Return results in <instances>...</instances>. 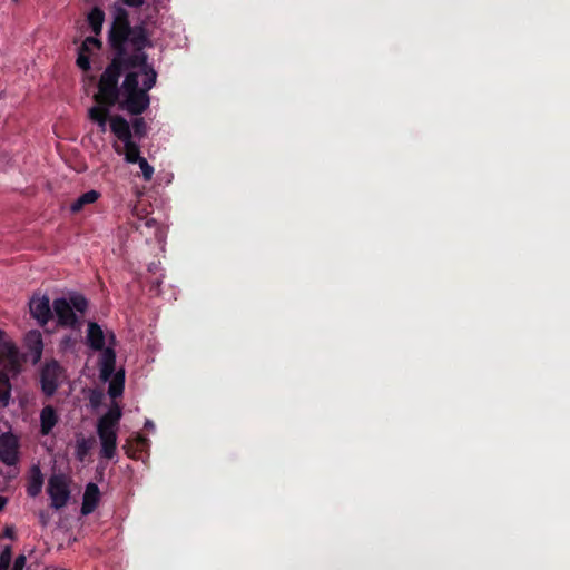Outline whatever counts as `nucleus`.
<instances>
[{"mask_svg":"<svg viewBox=\"0 0 570 570\" xmlns=\"http://www.w3.org/2000/svg\"><path fill=\"white\" fill-rule=\"evenodd\" d=\"M31 316L45 326L52 318V308L47 295L35 294L29 302Z\"/></svg>","mask_w":570,"mask_h":570,"instance_id":"8","label":"nucleus"},{"mask_svg":"<svg viewBox=\"0 0 570 570\" xmlns=\"http://www.w3.org/2000/svg\"><path fill=\"white\" fill-rule=\"evenodd\" d=\"M153 425H154V424H153V422H151V421H147V422H146V424H145V426H146V428H150V426H153Z\"/></svg>","mask_w":570,"mask_h":570,"instance_id":"42","label":"nucleus"},{"mask_svg":"<svg viewBox=\"0 0 570 570\" xmlns=\"http://www.w3.org/2000/svg\"><path fill=\"white\" fill-rule=\"evenodd\" d=\"M42 487H43V474H42L39 465H32L29 471V475H28V480H27V487H26L27 494L30 498H36L41 493Z\"/></svg>","mask_w":570,"mask_h":570,"instance_id":"14","label":"nucleus"},{"mask_svg":"<svg viewBox=\"0 0 570 570\" xmlns=\"http://www.w3.org/2000/svg\"><path fill=\"white\" fill-rule=\"evenodd\" d=\"M102 393L94 391L90 395V403L94 407L98 406L101 403L102 400Z\"/></svg>","mask_w":570,"mask_h":570,"instance_id":"36","label":"nucleus"},{"mask_svg":"<svg viewBox=\"0 0 570 570\" xmlns=\"http://www.w3.org/2000/svg\"><path fill=\"white\" fill-rule=\"evenodd\" d=\"M109 108L105 105H99L89 109V118L99 126L101 132H106Z\"/></svg>","mask_w":570,"mask_h":570,"instance_id":"18","label":"nucleus"},{"mask_svg":"<svg viewBox=\"0 0 570 570\" xmlns=\"http://www.w3.org/2000/svg\"><path fill=\"white\" fill-rule=\"evenodd\" d=\"M87 19H88V23L91 28V31L95 35H100V32L102 30V24L105 21V12L100 8L95 7L88 13Z\"/></svg>","mask_w":570,"mask_h":570,"instance_id":"22","label":"nucleus"},{"mask_svg":"<svg viewBox=\"0 0 570 570\" xmlns=\"http://www.w3.org/2000/svg\"><path fill=\"white\" fill-rule=\"evenodd\" d=\"M122 416V410L118 404H114L107 413L99 417L97 429L118 431L119 422Z\"/></svg>","mask_w":570,"mask_h":570,"instance_id":"13","label":"nucleus"},{"mask_svg":"<svg viewBox=\"0 0 570 570\" xmlns=\"http://www.w3.org/2000/svg\"><path fill=\"white\" fill-rule=\"evenodd\" d=\"M97 434L100 441V455L104 459L111 460L117 451V431L97 429Z\"/></svg>","mask_w":570,"mask_h":570,"instance_id":"9","label":"nucleus"},{"mask_svg":"<svg viewBox=\"0 0 570 570\" xmlns=\"http://www.w3.org/2000/svg\"><path fill=\"white\" fill-rule=\"evenodd\" d=\"M47 493L50 498V505L55 510H60L67 505L70 500L69 482L63 474H52L48 480Z\"/></svg>","mask_w":570,"mask_h":570,"instance_id":"2","label":"nucleus"},{"mask_svg":"<svg viewBox=\"0 0 570 570\" xmlns=\"http://www.w3.org/2000/svg\"><path fill=\"white\" fill-rule=\"evenodd\" d=\"M9 468L10 469L7 472H1V475H3L8 480H12L17 478V475L19 474V469L17 468V465Z\"/></svg>","mask_w":570,"mask_h":570,"instance_id":"37","label":"nucleus"},{"mask_svg":"<svg viewBox=\"0 0 570 570\" xmlns=\"http://www.w3.org/2000/svg\"><path fill=\"white\" fill-rule=\"evenodd\" d=\"M120 89L122 94L141 90L139 87V73L136 71L127 72Z\"/></svg>","mask_w":570,"mask_h":570,"instance_id":"24","label":"nucleus"},{"mask_svg":"<svg viewBox=\"0 0 570 570\" xmlns=\"http://www.w3.org/2000/svg\"><path fill=\"white\" fill-rule=\"evenodd\" d=\"M52 309L60 326L73 330L80 327V321L67 298H56L52 303Z\"/></svg>","mask_w":570,"mask_h":570,"instance_id":"7","label":"nucleus"},{"mask_svg":"<svg viewBox=\"0 0 570 570\" xmlns=\"http://www.w3.org/2000/svg\"><path fill=\"white\" fill-rule=\"evenodd\" d=\"M99 357L100 379L105 382L109 381L116 368V352L112 347L102 348Z\"/></svg>","mask_w":570,"mask_h":570,"instance_id":"10","label":"nucleus"},{"mask_svg":"<svg viewBox=\"0 0 570 570\" xmlns=\"http://www.w3.org/2000/svg\"><path fill=\"white\" fill-rule=\"evenodd\" d=\"M131 439L134 440L132 443L135 444L139 453L144 452L147 449L149 440L146 436L137 433Z\"/></svg>","mask_w":570,"mask_h":570,"instance_id":"33","label":"nucleus"},{"mask_svg":"<svg viewBox=\"0 0 570 570\" xmlns=\"http://www.w3.org/2000/svg\"><path fill=\"white\" fill-rule=\"evenodd\" d=\"M50 515L47 511L39 512V522L42 527H46L49 523Z\"/></svg>","mask_w":570,"mask_h":570,"instance_id":"38","label":"nucleus"},{"mask_svg":"<svg viewBox=\"0 0 570 570\" xmlns=\"http://www.w3.org/2000/svg\"><path fill=\"white\" fill-rule=\"evenodd\" d=\"M110 129L114 135L122 142L132 138L129 122L121 116H114L110 119Z\"/></svg>","mask_w":570,"mask_h":570,"instance_id":"16","label":"nucleus"},{"mask_svg":"<svg viewBox=\"0 0 570 570\" xmlns=\"http://www.w3.org/2000/svg\"><path fill=\"white\" fill-rule=\"evenodd\" d=\"M126 6L131 8H139L141 7L146 0H121Z\"/></svg>","mask_w":570,"mask_h":570,"instance_id":"39","label":"nucleus"},{"mask_svg":"<svg viewBox=\"0 0 570 570\" xmlns=\"http://www.w3.org/2000/svg\"><path fill=\"white\" fill-rule=\"evenodd\" d=\"M8 503V499L6 497H0V512L6 508Z\"/></svg>","mask_w":570,"mask_h":570,"instance_id":"40","label":"nucleus"},{"mask_svg":"<svg viewBox=\"0 0 570 570\" xmlns=\"http://www.w3.org/2000/svg\"><path fill=\"white\" fill-rule=\"evenodd\" d=\"M94 47L97 48V49H100L101 48V41L98 40L95 37H87L79 48L82 49V51L90 52L91 48H94Z\"/></svg>","mask_w":570,"mask_h":570,"instance_id":"32","label":"nucleus"},{"mask_svg":"<svg viewBox=\"0 0 570 570\" xmlns=\"http://www.w3.org/2000/svg\"><path fill=\"white\" fill-rule=\"evenodd\" d=\"M100 491L96 483H88L85 489L82 504H81V513L83 515H88L95 511L99 503Z\"/></svg>","mask_w":570,"mask_h":570,"instance_id":"12","label":"nucleus"},{"mask_svg":"<svg viewBox=\"0 0 570 570\" xmlns=\"http://www.w3.org/2000/svg\"><path fill=\"white\" fill-rule=\"evenodd\" d=\"M92 442L89 439L80 438L77 440L76 443V458L83 462L86 458L88 456L90 449H91Z\"/></svg>","mask_w":570,"mask_h":570,"instance_id":"26","label":"nucleus"},{"mask_svg":"<svg viewBox=\"0 0 570 570\" xmlns=\"http://www.w3.org/2000/svg\"><path fill=\"white\" fill-rule=\"evenodd\" d=\"M100 197V193L97 190H89L80 195L71 205L70 212L77 214L81 212L85 206L94 204Z\"/></svg>","mask_w":570,"mask_h":570,"instance_id":"19","label":"nucleus"},{"mask_svg":"<svg viewBox=\"0 0 570 570\" xmlns=\"http://www.w3.org/2000/svg\"><path fill=\"white\" fill-rule=\"evenodd\" d=\"M0 367L8 374H18L21 370L19 350L8 336L0 344Z\"/></svg>","mask_w":570,"mask_h":570,"instance_id":"4","label":"nucleus"},{"mask_svg":"<svg viewBox=\"0 0 570 570\" xmlns=\"http://www.w3.org/2000/svg\"><path fill=\"white\" fill-rule=\"evenodd\" d=\"M24 347L32 357V362H39L43 351L41 333L39 331H29L24 337Z\"/></svg>","mask_w":570,"mask_h":570,"instance_id":"11","label":"nucleus"},{"mask_svg":"<svg viewBox=\"0 0 570 570\" xmlns=\"http://www.w3.org/2000/svg\"><path fill=\"white\" fill-rule=\"evenodd\" d=\"M58 423V415L51 405L45 406L40 412V432L42 435L51 433Z\"/></svg>","mask_w":570,"mask_h":570,"instance_id":"17","label":"nucleus"},{"mask_svg":"<svg viewBox=\"0 0 570 570\" xmlns=\"http://www.w3.org/2000/svg\"><path fill=\"white\" fill-rule=\"evenodd\" d=\"M132 129L135 136H137L139 139L144 138L147 135V124L144 118H135L132 120Z\"/></svg>","mask_w":570,"mask_h":570,"instance_id":"28","label":"nucleus"},{"mask_svg":"<svg viewBox=\"0 0 570 570\" xmlns=\"http://www.w3.org/2000/svg\"><path fill=\"white\" fill-rule=\"evenodd\" d=\"M124 98L117 102L121 110L139 116L149 107L150 98L145 90L124 92Z\"/></svg>","mask_w":570,"mask_h":570,"instance_id":"5","label":"nucleus"},{"mask_svg":"<svg viewBox=\"0 0 570 570\" xmlns=\"http://www.w3.org/2000/svg\"><path fill=\"white\" fill-rule=\"evenodd\" d=\"M26 562H27L26 556L19 554L13 562L12 570H23V568L26 567Z\"/></svg>","mask_w":570,"mask_h":570,"instance_id":"35","label":"nucleus"},{"mask_svg":"<svg viewBox=\"0 0 570 570\" xmlns=\"http://www.w3.org/2000/svg\"><path fill=\"white\" fill-rule=\"evenodd\" d=\"M151 222H153V220H147V222H146V225H147V226H150V223H151Z\"/></svg>","mask_w":570,"mask_h":570,"instance_id":"43","label":"nucleus"},{"mask_svg":"<svg viewBox=\"0 0 570 570\" xmlns=\"http://www.w3.org/2000/svg\"><path fill=\"white\" fill-rule=\"evenodd\" d=\"M136 164L139 165L142 171L144 179L147 181L150 180L154 175V167L150 166L144 157H141Z\"/></svg>","mask_w":570,"mask_h":570,"instance_id":"31","label":"nucleus"},{"mask_svg":"<svg viewBox=\"0 0 570 570\" xmlns=\"http://www.w3.org/2000/svg\"><path fill=\"white\" fill-rule=\"evenodd\" d=\"M19 440L11 432L0 434V461L8 466H14L20 460Z\"/></svg>","mask_w":570,"mask_h":570,"instance_id":"6","label":"nucleus"},{"mask_svg":"<svg viewBox=\"0 0 570 570\" xmlns=\"http://www.w3.org/2000/svg\"><path fill=\"white\" fill-rule=\"evenodd\" d=\"M136 68H140L145 75L141 90H145V92L148 94V91L156 85L157 73L154 68L147 63V60L144 65H139Z\"/></svg>","mask_w":570,"mask_h":570,"instance_id":"23","label":"nucleus"},{"mask_svg":"<svg viewBox=\"0 0 570 570\" xmlns=\"http://www.w3.org/2000/svg\"><path fill=\"white\" fill-rule=\"evenodd\" d=\"M125 160L129 164H136L140 158L139 146L132 141V138L125 141Z\"/></svg>","mask_w":570,"mask_h":570,"instance_id":"25","label":"nucleus"},{"mask_svg":"<svg viewBox=\"0 0 570 570\" xmlns=\"http://www.w3.org/2000/svg\"><path fill=\"white\" fill-rule=\"evenodd\" d=\"M87 344L94 351L105 348V335L100 325L89 322L87 330Z\"/></svg>","mask_w":570,"mask_h":570,"instance_id":"15","label":"nucleus"},{"mask_svg":"<svg viewBox=\"0 0 570 570\" xmlns=\"http://www.w3.org/2000/svg\"><path fill=\"white\" fill-rule=\"evenodd\" d=\"M134 440L132 439H128L126 441V444L124 445V450H125V453L131 458V459H138L140 453L137 451V448L135 446V444L132 443Z\"/></svg>","mask_w":570,"mask_h":570,"instance_id":"34","label":"nucleus"},{"mask_svg":"<svg viewBox=\"0 0 570 570\" xmlns=\"http://www.w3.org/2000/svg\"><path fill=\"white\" fill-rule=\"evenodd\" d=\"M108 42L114 56L100 76L94 99L98 105L114 107L121 95L120 77L125 71L145 63L148 56L144 49L151 47V41L146 26L140 23L132 27L128 11L118 8L108 31Z\"/></svg>","mask_w":570,"mask_h":570,"instance_id":"1","label":"nucleus"},{"mask_svg":"<svg viewBox=\"0 0 570 570\" xmlns=\"http://www.w3.org/2000/svg\"><path fill=\"white\" fill-rule=\"evenodd\" d=\"M68 302L70 303L73 312H79L83 314L88 308V301L87 298L81 294H71L69 296Z\"/></svg>","mask_w":570,"mask_h":570,"instance_id":"27","label":"nucleus"},{"mask_svg":"<svg viewBox=\"0 0 570 570\" xmlns=\"http://www.w3.org/2000/svg\"><path fill=\"white\" fill-rule=\"evenodd\" d=\"M125 387V372L121 370L114 373L109 380L108 394L111 399H117L122 395Z\"/></svg>","mask_w":570,"mask_h":570,"instance_id":"21","label":"nucleus"},{"mask_svg":"<svg viewBox=\"0 0 570 570\" xmlns=\"http://www.w3.org/2000/svg\"><path fill=\"white\" fill-rule=\"evenodd\" d=\"M77 66L83 71L90 70L91 66H90V59H89L88 51H82V49L79 48L78 57H77Z\"/></svg>","mask_w":570,"mask_h":570,"instance_id":"30","label":"nucleus"},{"mask_svg":"<svg viewBox=\"0 0 570 570\" xmlns=\"http://www.w3.org/2000/svg\"><path fill=\"white\" fill-rule=\"evenodd\" d=\"M63 379V368L56 361L46 362L40 370L41 391L47 397H51L58 390Z\"/></svg>","mask_w":570,"mask_h":570,"instance_id":"3","label":"nucleus"},{"mask_svg":"<svg viewBox=\"0 0 570 570\" xmlns=\"http://www.w3.org/2000/svg\"><path fill=\"white\" fill-rule=\"evenodd\" d=\"M6 537L13 539V529L12 528H6L4 530Z\"/></svg>","mask_w":570,"mask_h":570,"instance_id":"41","label":"nucleus"},{"mask_svg":"<svg viewBox=\"0 0 570 570\" xmlns=\"http://www.w3.org/2000/svg\"><path fill=\"white\" fill-rule=\"evenodd\" d=\"M12 559V550L10 546H6L0 553V570H9Z\"/></svg>","mask_w":570,"mask_h":570,"instance_id":"29","label":"nucleus"},{"mask_svg":"<svg viewBox=\"0 0 570 570\" xmlns=\"http://www.w3.org/2000/svg\"><path fill=\"white\" fill-rule=\"evenodd\" d=\"M12 385L9 379V374L4 371H0V407L4 409L9 406L11 401Z\"/></svg>","mask_w":570,"mask_h":570,"instance_id":"20","label":"nucleus"}]
</instances>
